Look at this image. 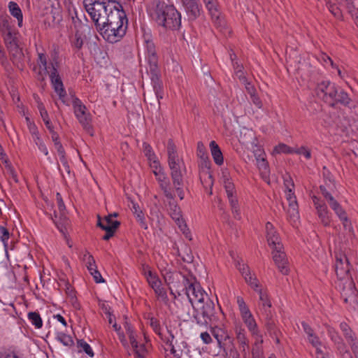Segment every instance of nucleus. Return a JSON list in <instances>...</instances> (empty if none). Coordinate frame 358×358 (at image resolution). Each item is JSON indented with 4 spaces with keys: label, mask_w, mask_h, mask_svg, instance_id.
Masks as SVG:
<instances>
[{
    "label": "nucleus",
    "mask_w": 358,
    "mask_h": 358,
    "mask_svg": "<svg viewBox=\"0 0 358 358\" xmlns=\"http://www.w3.org/2000/svg\"><path fill=\"white\" fill-rule=\"evenodd\" d=\"M273 259L279 271L284 275L289 273L288 262L282 245H276L272 251Z\"/></svg>",
    "instance_id": "nucleus-10"
},
{
    "label": "nucleus",
    "mask_w": 358,
    "mask_h": 358,
    "mask_svg": "<svg viewBox=\"0 0 358 358\" xmlns=\"http://www.w3.org/2000/svg\"><path fill=\"white\" fill-rule=\"evenodd\" d=\"M335 270L338 278L343 279L348 276L350 265L349 259L345 254L341 252L336 255Z\"/></svg>",
    "instance_id": "nucleus-13"
},
{
    "label": "nucleus",
    "mask_w": 358,
    "mask_h": 358,
    "mask_svg": "<svg viewBox=\"0 0 358 358\" xmlns=\"http://www.w3.org/2000/svg\"><path fill=\"white\" fill-rule=\"evenodd\" d=\"M335 98V103L339 102L343 105H347L350 101L348 94L343 90H341L340 92L337 91Z\"/></svg>",
    "instance_id": "nucleus-41"
},
{
    "label": "nucleus",
    "mask_w": 358,
    "mask_h": 358,
    "mask_svg": "<svg viewBox=\"0 0 358 358\" xmlns=\"http://www.w3.org/2000/svg\"><path fill=\"white\" fill-rule=\"evenodd\" d=\"M210 148L215 162L217 165L222 164L223 157L218 145L215 141H213L210 143Z\"/></svg>",
    "instance_id": "nucleus-26"
},
{
    "label": "nucleus",
    "mask_w": 358,
    "mask_h": 358,
    "mask_svg": "<svg viewBox=\"0 0 358 358\" xmlns=\"http://www.w3.org/2000/svg\"><path fill=\"white\" fill-rule=\"evenodd\" d=\"M236 267L239 270V271L241 273L242 275L244 276L246 275V273H248L250 272L248 266L245 264H244L242 262L238 261L236 263Z\"/></svg>",
    "instance_id": "nucleus-56"
},
{
    "label": "nucleus",
    "mask_w": 358,
    "mask_h": 358,
    "mask_svg": "<svg viewBox=\"0 0 358 358\" xmlns=\"http://www.w3.org/2000/svg\"><path fill=\"white\" fill-rule=\"evenodd\" d=\"M294 153L298 155H303L306 159H310L311 157V154L310 150H308L306 147H301L299 148L294 150Z\"/></svg>",
    "instance_id": "nucleus-53"
},
{
    "label": "nucleus",
    "mask_w": 358,
    "mask_h": 358,
    "mask_svg": "<svg viewBox=\"0 0 358 358\" xmlns=\"http://www.w3.org/2000/svg\"><path fill=\"white\" fill-rule=\"evenodd\" d=\"M122 6L116 2L114 8L109 10L105 20L99 29L103 38L110 43L118 41L126 33L127 20Z\"/></svg>",
    "instance_id": "nucleus-1"
},
{
    "label": "nucleus",
    "mask_w": 358,
    "mask_h": 358,
    "mask_svg": "<svg viewBox=\"0 0 358 358\" xmlns=\"http://www.w3.org/2000/svg\"><path fill=\"white\" fill-rule=\"evenodd\" d=\"M167 155L173 189L180 199L182 200L185 197L183 177L186 173V167L183 160L179 157L176 147L171 139L167 144Z\"/></svg>",
    "instance_id": "nucleus-2"
},
{
    "label": "nucleus",
    "mask_w": 358,
    "mask_h": 358,
    "mask_svg": "<svg viewBox=\"0 0 358 358\" xmlns=\"http://www.w3.org/2000/svg\"><path fill=\"white\" fill-rule=\"evenodd\" d=\"M78 345L85 351L86 354H87L90 357L94 356V352L90 347V345L83 341H78Z\"/></svg>",
    "instance_id": "nucleus-48"
},
{
    "label": "nucleus",
    "mask_w": 358,
    "mask_h": 358,
    "mask_svg": "<svg viewBox=\"0 0 358 358\" xmlns=\"http://www.w3.org/2000/svg\"><path fill=\"white\" fill-rule=\"evenodd\" d=\"M57 338L66 346H70L73 344V341L70 336L66 335L64 333H59Z\"/></svg>",
    "instance_id": "nucleus-44"
},
{
    "label": "nucleus",
    "mask_w": 358,
    "mask_h": 358,
    "mask_svg": "<svg viewBox=\"0 0 358 358\" xmlns=\"http://www.w3.org/2000/svg\"><path fill=\"white\" fill-rule=\"evenodd\" d=\"M341 221L343 222V227L345 230L349 231L350 232L352 231V227L351 222L348 220L345 211L343 210V214L338 217Z\"/></svg>",
    "instance_id": "nucleus-45"
},
{
    "label": "nucleus",
    "mask_w": 358,
    "mask_h": 358,
    "mask_svg": "<svg viewBox=\"0 0 358 358\" xmlns=\"http://www.w3.org/2000/svg\"><path fill=\"white\" fill-rule=\"evenodd\" d=\"M256 337V341L254 344V347L252 350V353L253 354V350H255L259 352V355H260L259 351V345L262 343L263 340L262 338V336L258 334V331L255 334H253ZM261 357V355H259Z\"/></svg>",
    "instance_id": "nucleus-54"
},
{
    "label": "nucleus",
    "mask_w": 358,
    "mask_h": 358,
    "mask_svg": "<svg viewBox=\"0 0 358 358\" xmlns=\"http://www.w3.org/2000/svg\"><path fill=\"white\" fill-rule=\"evenodd\" d=\"M266 239L268 245L273 249L276 245H282L280 237L271 222L266 224Z\"/></svg>",
    "instance_id": "nucleus-17"
},
{
    "label": "nucleus",
    "mask_w": 358,
    "mask_h": 358,
    "mask_svg": "<svg viewBox=\"0 0 358 358\" xmlns=\"http://www.w3.org/2000/svg\"><path fill=\"white\" fill-rule=\"evenodd\" d=\"M253 152L256 159L258 158H264V152L260 147L255 145L253 148Z\"/></svg>",
    "instance_id": "nucleus-63"
},
{
    "label": "nucleus",
    "mask_w": 358,
    "mask_h": 358,
    "mask_svg": "<svg viewBox=\"0 0 358 358\" xmlns=\"http://www.w3.org/2000/svg\"><path fill=\"white\" fill-rule=\"evenodd\" d=\"M246 282L254 289L258 292L259 288V281L257 280L256 276L255 275H252L250 272L246 273L243 276Z\"/></svg>",
    "instance_id": "nucleus-38"
},
{
    "label": "nucleus",
    "mask_w": 358,
    "mask_h": 358,
    "mask_svg": "<svg viewBox=\"0 0 358 358\" xmlns=\"http://www.w3.org/2000/svg\"><path fill=\"white\" fill-rule=\"evenodd\" d=\"M69 13L71 17L72 22L74 24L75 27H76L77 26L76 24H77V22H80V20L78 19V13H77L76 8H73V10H71L70 8H69Z\"/></svg>",
    "instance_id": "nucleus-61"
},
{
    "label": "nucleus",
    "mask_w": 358,
    "mask_h": 358,
    "mask_svg": "<svg viewBox=\"0 0 358 358\" xmlns=\"http://www.w3.org/2000/svg\"><path fill=\"white\" fill-rule=\"evenodd\" d=\"M143 152L148 159L150 161H152L153 164H157L156 157L154 152L152 151L151 146L146 143H143Z\"/></svg>",
    "instance_id": "nucleus-40"
},
{
    "label": "nucleus",
    "mask_w": 358,
    "mask_h": 358,
    "mask_svg": "<svg viewBox=\"0 0 358 358\" xmlns=\"http://www.w3.org/2000/svg\"><path fill=\"white\" fill-rule=\"evenodd\" d=\"M327 203L331 209L335 212L338 217H341L343 214V209L339 204V203L335 199V198L330 193H326L324 197Z\"/></svg>",
    "instance_id": "nucleus-24"
},
{
    "label": "nucleus",
    "mask_w": 358,
    "mask_h": 358,
    "mask_svg": "<svg viewBox=\"0 0 358 358\" xmlns=\"http://www.w3.org/2000/svg\"><path fill=\"white\" fill-rule=\"evenodd\" d=\"M340 329L348 343L352 341L353 339L356 338L354 332L347 323L341 322L340 324Z\"/></svg>",
    "instance_id": "nucleus-34"
},
{
    "label": "nucleus",
    "mask_w": 358,
    "mask_h": 358,
    "mask_svg": "<svg viewBox=\"0 0 358 358\" xmlns=\"http://www.w3.org/2000/svg\"><path fill=\"white\" fill-rule=\"evenodd\" d=\"M84 261L86 262L87 268L90 272L96 268L95 260L92 255L88 253L85 254L84 255Z\"/></svg>",
    "instance_id": "nucleus-42"
},
{
    "label": "nucleus",
    "mask_w": 358,
    "mask_h": 358,
    "mask_svg": "<svg viewBox=\"0 0 358 358\" xmlns=\"http://www.w3.org/2000/svg\"><path fill=\"white\" fill-rule=\"evenodd\" d=\"M194 317L196 323L201 326H206L209 322L217 320L213 301L207 298V301L202 305L197 306L195 308Z\"/></svg>",
    "instance_id": "nucleus-6"
},
{
    "label": "nucleus",
    "mask_w": 358,
    "mask_h": 358,
    "mask_svg": "<svg viewBox=\"0 0 358 358\" xmlns=\"http://www.w3.org/2000/svg\"><path fill=\"white\" fill-rule=\"evenodd\" d=\"M8 32L5 34L4 40L5 43L7 45V48H9L11 45H16V38L13 36L11 31L8 29V27H6Z\"/></svg>",
    "instance_id": "nucleus-43"
},
{
    "label": "nucleus",
    "mask_w": 358,
    "mask_h": 358,
    "mask_svg": "<svg viewBox=\"0 0 358 358\" xmlns=\"http://www.w3.org/2000/svg\"><path fill=\"white\" fill-rule=\"evenodd\" d=\"M315 92L317 96L324 100V101L331 106L335 105L337 87L334 83L328 80L322 81L318 83Z\"/></svg>",
    "instance_id": "nucleus-9"
},
{
    "label": "nucleus",
    "mask_w": 358,
    "mask_h": 358,
    "mask_svg": "<svg viewBox=\"0 0 358 358\" xmlns=\"http://www.w3.org/2000/svg\"><path fill=\"white\" fill-rule=\"evenodd\" d=\"M57 201L58 204V209L59 210V220L57 218V214L55 212V219H52L57 228L59 230L61 233L63 234H65V225L67 223V220L66 219V216L64 215L65 211V206L62 199V196L59 193H57Z\"/></svg>",
    "instance_id": "nucleus-14"
},
{
    "label": "nucleus",
    "mask_w": 358,
    "mask_h": 358,
    "mask_svg": "<svg viewBox=\"0 0 358 358\" xmlns=\"http://www.w3.org/2000/svg\"><path fill=\"white\" fill-rule=\"evenodd\" d=\"M286 199L288 201L289 203L296 202V199L294 195V193L292 192V189H289V190H286Z\"/></svg>",
    "instance_id": "nucleus-64"
},
{
    "label": "nucleus",
    "mask_w": 358,
    "mask_h": 358,
    "mask_svg": "<svg viewBox=\"0 0 358 358\" xmlns=\"http://www.w3.org/2000/svg\"><path fill=\"white\" fill-rule=\"evenodd\" d=\"M236 339L239 345V349L243 354V357L246 358L248 355V351L249 350V340L245 336V330L239 328L236 329Z\"/></svg>",
    "instance_id": "nucleus-20"
},
{
    "label": "nucleus",
    "mask_w": 358,
    "mask_h": 358,
    "mask_svg": "<svg viewBox=\"0 0 358 358\" xmlns=\"http://www.w3.org/2000/svg\"><path fill=\"white\" fill-rule=\"evenodd\" d=\"M155 19L157 23L167 29L176 30L181 25V15L173 5L158 3Z\"/></svg>",
    "instance_id": "nucleus-3"
},
{
    "label": "nucleus",
    "mask_w": 358,
    "mask_h": 358,
    "mask_svg": "<svg viewBox=\"0 0 358 358\" xmlns=\"http://www.w3.org/2000/svg\"><path fill=\"white\" fill-rule=\"evenodd\" d=\"M243 83L245 85V90L250 96L256 94L255 87L249 81H248L245 77H243Z\"/></svg>",
    "instance_id": "nucleus-47"
},
{
    "label": "nucleus",
    "mask_w": 358,
    "mask_h": 358,
    "mask_svg": "<svg viewBox=\"0 0 358 358\" xmlns=\"http://www.w3.org/2000/svg\"><path fill=\"white\" fill-rule=\"evenodd\" d=\"M50 77L55 92L57 93L59 98L62 99L66 95V92L57 70L53 65H52V71L50 73Z\"/></svg>",
    "instance_id": "nucleus-16"
},
{
    "label": "nucleus",
    "mask_w": 358,
    "mask_h": 358,
    "mask_svg": "<svg viewBox=\"0 0 358 358\" xmlns=\"http://www.w3.org/2000/svg\"><path fill=\"white\" fill-rule=\"evenodd\" d=\"M145 45L146 49L147 59L150 66V71L152 74V81L153 88L159 104V99H162L161 94V83L157 76V57L156 55L155 47L150 36H145Z\"/></svg>",
    "instance_id": "nucleus-5"
},
{
    "label": "nucleus",
    "mask_w": 358,
    "mask_h": 358,
    "mask_svg": "<svg viewBox=\"0 0 358 358\" xmlns=\"http://www.w3.org/2000/svg\"><path fill=\"white\" fill-rule=\"evenodd\" d=\"M183 284L185 287V294L189 299V302L193 305L194 302H196V306L202 305L204 301H207L208 296L204 291L197 284L190 282L185 277H182Z\"/></svg>",
    "instance_id": "nucleus-7"
},
{
    "label": "nucleus",
    "mask_w": 358,
    "mask_h": 358,
    "mask_svg": "<svg viewBox=\"0 0 358 358\" xmlns=\"http://www.w3.org/2000/svg\"><path fill=\"white\" fill-rule=\"evenodd\" d=\"M145 276L147 279L148 282L153 288H157V286L162 285L161 280L158 276L154 273L152 271L149 270L145 272Z\"/></svg>",
    "instance_id": "nucleus-32"
},
{
    "label": "nucleus",
    "mask_w": 358,
    "mask_h": 358,
    "mask_svg": "<svg viewBox=\"0 0 358 358\" xmlns=\"http://www.w3.org/2000/svg\"><path fill=\"white\" fill-rule=\"evenodd\" d=\"M157 180L165 197L166 199H173L175 195L171 191L170 182L164 173H162V174L157 176Z\"/></svg>",
    "instance_id": "nucleus-18"
},
{
    "label": "nucleus",
    "mask_w": 358,
    "mask_h": 358,
    "mask_svg": "<svg viewBox=\"0 0 358 358\" xmlns=\"http://www.w3.org/2000/svg\"><path fill=\"white\" fill-rule=\"evenodd\" d=\"M241 317L244 323L248 327V329L251 331L252 334H255L257 331V324L250 311L247 313L241 315Z\"/></svg>",
    "instance_id": "nucleus-27"
},
{
    "label": "nucleus",
    "mask_w": 358,
    "mask_h": 358,
    "mask_svg": "<svg viewBox=\"0 0 358 358\" xmlns=\"http://www.w3.org/2000/svg\"><path fill=\"white\" fill-rule=\"evenodd\" d=\"M8 49L13 63L18 67H20V66H22L24 56L22 49L19 48L18 45H11Z\"/></svg>",
    "instance_id": "nucleus-21"
},
{
    "label": "nucleus",
    "mask_w": 358,
    "mask_h": 358,
    "mask_svg": "<svg viewBox=\"0 0 358 358\" xmlns=\"http://www.w3.org/2000/svg\"><path fill=\"white\" fill-rule=\"evenodd\" d=\"M120 222L117 220H113L112 219V215H108L105 217V218L101 220L99 217V220L97 222V225L101 227L103 230V227L110 228L112 229H117L120 226Z\"/></svg>",
    "instance_id": "nucleus-25"
},
{
    "label": "nucleus",
    "mask_w": 358,
    "mask_h": 358,
    "mask_svg": "<svg viewBox=\"0 0 358 358\" xmlns=\"http://www.w3.org/2000/svg\"><path fill=\"white\" fill-rule=\"evenodd\" d=\"M169 200V210L170 215L174 221H178V217H181V210L173 199H167Z\"/></svg>",
    "instance_id": "nucleus-28"
},
{
    "label": "nucleus",
    "mask_w": 358,
    "mask_h": 358,
    "mask_svg": "<svg viewBox=\"0 0 358 358\" xmlns=\"http://www.w3.org/2000/svg\"><path fill=\"white\" fill-rule=\"evenodd\" d=\"M348 344L350 345L355 357L358 358V341L357 338H355L352 341H349Z\"/></svg>",
    "instance_id": "nucleus-58"
},
{
    "label": "nucleus",
    "mask_w": 358,
    "mask_h": 358,
    "mask_svg": "<svg viewBox=\"0 0 358 358\" xmlns=\"http://www.w3.org/2000/svg\"><path fill=\"white\" fill-rule=\"evenodd\" d=\"M189 21L195 20L201 14V4L199 0H180Z\"/></svg>",
    "instance_id": "nucleus-12"
},
{
    "label": "nucleus",
    "mask_w": 358,
    "mask_h": 358,
    "mask_svg": "<svg viewBox=\"0 0 358 358\" xmlns=\"http://www.w3.org/2000/svg\"><path fill=\"white\" fill-rule=\"evenodd\" d=\"M155 294L162 299H166V292L164 288L161 287V285L157 286V288H153Z\"/></svg>",
    "instance_id": "nucleus-60"
},
{
    "label": "nucleus",
    "mask_w": 358,
    "mask_h": 358,
    "mask_svg": "<svg viewBox=\"0 0 358 358\" xmlns=\"http://www.w3.org/2000/svg\"><path fill=\"white\" fill-rule=\"evenodd\" d=\"M8 8L11 15L17 18L18 21V25L21 27L22 24V13L20 7L16 3L10 1L9 3Z\"/></svg>",
    "instance_id": "nucleus-30"
},
{
    "label": "nucleus",
    "mask_w": 358,
    "mask_h": 358,
    "mask_svg": "<svg viewBox=\"0 0 358 358\" xmlns=\"http://www.w3.org/2000/svg\"><path fill=\"white\" fill-rule=\"evenodd\" d=\"M74 113L83 129L90 135L94 136L91 124V116L87 112L85 105L78 99H75L73 103Z\"/></svg>",
    "instance_id": "nucleus-8"
},
{
    "label": "nucleus",
    "mask_w": 358,
    "mask_h": 358,
    "mask_svg": "<svg viewBox=\"0 0 358 358\" xmlns=\"http://www.w3.org/2000/svg\"><path fill=\"white\" fill-rule=\"evenodd\" d=\"M212 334L217 340L219 347L224 350H231L234 346L233 341L225 329L218 327L213 328Z\"/></svg>",
    "instance_id": "nucleus-11"
},
{
    "label": "nucleus",
    "mask_w": 358,
    "mask_h": 358,
    "mask_svg": "<svg viewBox=\"0 0 358 358\" xmlns=\"http://www.w3.org/2000/svg\"><path fill=\"white\" fill-rule=\"evenodd\" d=\"M197 155L198 156L201 158L202 159H206L208 158L206 152V148L203 143L199 142L197 143Z\"/></svg>",
    "instance_id": "nucleus-50"
},
{
    "label": "nucleus",
    "mask_w": 358,
    "mask_h": 358,
    "mask_svg": "<svg viewBox=\"0 0 358 358\" xmlns=\"http://www.w3.org/2000/svg\"><path fill=\"white\" fill-rule=\"evenodd\" d=\"M237 302L238 303V307L241 315L250 312L248 307L242 298H238Z\"/></svg>",
    "instance_id": "nucleus-55"
},
{
    "label": "nucleus",
    "mask_w": 358,
    "mask_h": 358,
    "mask_svg": "<svg viewBox=\"0 0 358 358\" xmlns=\"http://www.w3.org/2000/svg\"><path fill=\"white\" fill-rule=\"evenodd\" d=\"M131 210L134 215L136 216V218L137 221L139 222L141 227L145 229H147L148 225L145 222L144 214L143 211L140 209L139 206L137 204L133 203Z\"/></svg>",
    "instance_id": "nucleus-29"
},
{
    "label": "nucleus",
    "mask_w": 358,
    "mask_h": 358,
    "mask_svg": "<svg viewBox=\"0 0 358 358\" xmlns=\"http://www.w3.org/2000/svg\"><path fill=\"white\" fill-rule=\"evenodd\" d=\"M72 44L75 48H76L78 49L81 48V47L83 45V40L81 36L78 32H76L75 34V36L72 41Z\"/></svg>",
    "instance_id": "nucleus-51"
},
{
    "label": "nucleus",
    "mask_w": 358,
    "mask_h": 358,
    "mask_svg": "<svg viewBox=\"0 0 358 358\" xmlns=\"http://www.w3.org/2000/svg\"><path fill=\"white\" fill-rule=\"evenodd\" d=\"M294 150L293 148H289L285 144H280L278 146L275 147V150L277 152H283V153H294Z\"/></svg>",
    "instance_id": "nucleus-49"
},
{
    "label": "nucleus",
    "mask_w": 358,
    "mask_h": 358,
    "mask_svg": "<svg viewBox=\"0 0 358 358\" xmlns=\"http://www.w3.org/2000/svg\"><path fill=\"white\" fill-rule=\"evenodd\" d=\"M357 289L352 281H348L343 285L341 296L344 301L347 303H357L358 302L357 297Z\"/></svg>",
    "instance_id": "nucleus-15"
},
{
    "label": "nucleus",
    "mask_w": 358,
    "mask_h": 358,
    "mask_svg": "<svg viewBox=\"0 0 358 358\" xmlns=\"http://www.w3.org/2000/svg\"><path fill=\"white\" fill-rule=\"evenodd\" d=\"M227 197L231 208H236V207L238 206V202L235 194H227Z\"/></svg>",
    "instance_id": "nucleus-59"
},
{
    "label": "nucleus",
    "mask_w": 358,
    "mask_h": 358,
    "mask_svg": "<svg viewBox=\"0 0 358 358\" xmlns=\"http://www.w3.org/2000/svg\"><path fill=\"white\" fill-rule=\"evenodd\" d=\"M170 336L171 339L168 340V343L171 347V352L175 358H180L183 349L187 348V343L183 341H178V340L174 341V336L172 334Z\"/></svg>",
    "instance_id": "nucleus-19"
},
{
    "label": "nucleus",
    "mask_w": 358,
    "mask_h": 358,
    "mask_svg": "<svg viewBox=\"0 0 358 358\" xmlns=\"http://www.w3.org/2000/svg\"><path fill=\"white\" fill-rule=\"evenodd\" d=\"M259 294V300L261 301V306H262V310L264 313L268 317L271 313V303L270 301L267 298V295L262 292V289L258 290Z\"/></svg>",
    "instance_id": "nucleus-31"
},
{
    "label": "nucleus",
    "mask_w": 358,
    "mask_h": 358,
    "mask_svg": "<svg viewBox=\"0 0 358 358\" xmlns=\"http://www.w3.org/2000/svg\"><path fill=\"white\" fill-rule=\"evenodd\" d=\"M28 318L36 328L39 329L42 327L43 322L39 314L31 312L28 314Z\"/></svg>",
    "instance_id": "nucleus-39"
},
{
    "label": "nucleus",
    "mask_w": 358,
    "mask_h": 358,
    "mask_svg": "<svg viewBox=\"0 0 358 358\" xmlns=\"http://www.w3.org/2000/svg\"><path fill=\"white\" fill-rule=\"evenodd\" d=\"M38 108L40 111L41 116L47 127L48 129L52 128V123L48 117V114L47 110H45L43 104L41 102L38 101Z\"/></svg>",
    "instance_id": "nucleus-35"
},
{
    "label": "nucleus",
    "mask_w": 358,
    "mask_h": 358,
    "mask_svg": "<svg viewBox=\"0 0 358 358\" xmlns=\"http://www.w3.org/2000/svg\"><path fill=\"white\" fill-rule=\"evenodd\" d=\"M206 7L209 11L211 17L214 20L215 23L217 25L221 26L222 22L220 18V12L219 10L217 2L214 0L213 1H211L209 3H206Z\"/></svg>",
    "instance_id": "nucleus-22"
},
{
    "label": "nucleus",
    "mask_w": 358,
    "mask_h": 358,
    "mask_svg": "<svg viewBox=\"0 0 358 358\" xmlns=\"http://www.w3.org/2000/svg\"><path fill=\"white\" fill-rule=\"evenodd\" d=\"M224 187L226 190L227 195L235 193L234 185L227 178H224Z\"/></svg>",
    "instance_id": "nucleus-46"
},
{
    "label": "nucleus",
    "mask_w": 358,
    "mask_h": 358,
    "mask_svg": "<svg viewBox=\"0 0 358 358\" xmlns=\"http://www.w3.org/2000/svg\"><path fill=\"white\" fill-rule=\"evenodd\" d=\"M308 340L309 341V343L314 347L316 348H317L318 347H321L322 345V342L320 340V338H318V336L315 334L310 336L308 338Z\"/></svg>",
    "instance_id": "nucleus-52"
},
{
    "label": "nucleus",
    "mask_w": 358,
    "mask_h": 358,
    "mask_svg": "<svg viewBox=\"0 0 358 358\" xmlns=\"http://www.w3.org/2000/svg\"><path fill=\"white\" fill-rule=\"evenodd\" d=\"M317 213L321 219L322 223L327 226L329 224L330 219H329V212L327 209V207L325 204L322 206H317Z\"/></svg>",
    "instance_id": "nucleus-33"
},
{
    "label": "nucleus",
    "mask_w": 358,
    "mask_h": 358,
    "mask_svg": "<svg viewBox=\"0 0 358 358\" xmlns=\"http://www.w3.org/2000/svg\"><path fill=\"white\" fill-rule=\"evenodd\" d=\"M84 7L99 29L109 10L114 8L116 1L111 0H83Z\"/></svg>",
    "instance_id": "nucleus-4"
},
{
    "label": "nucleus",
    "mask_w": 358,
    "mask_h": 358,
    "mask_svg": "<svg viewBox=\"0 0 358 358\" xmlns=\"http://www.w3.org/2000/svg\"><path fill=\"white\" fill-rule=\"evenodd\" d=\"M287 213L289 219L293 222L296 221L299 217V210H298V203L296 202H292L289 203V208L287 210Z\"/></svg>",
    "instance_id": "nucleus-36"
},
{
    "label": "nucleus",
    "mask_w": 358,
    "mask_h": 358,
    "mask_svg": "<svg viewBox=\"0 0 358 358\" xmlns=\"http://www.w3.org/2000/svg\"><path fill=\"white\" fill-rule=\"evenodd\" d=\"M40 67L43 68L45 72H48V66H47V60L45 55L40 53L38 54V60Z\"/></svg>",
    "instance_id": "nucleus-57"
},
{
    "label": "nucleus",
    "mask_w": 358,
    "mask_h": 358,
    "mask_svg": "<svg viewBox=\"0 0 358 358\" xmlns=\"http://www.w3.org/2000/svg\"><path fill=\"white\" fill-rule=\"evenodd\" d=\"M328 334L330 336L331 340L335 343L338 350L341 352L343 351L346 352L347 346L343 341V339L338 334V333L333 329H328Z\"/></svg>",
    "instance_id": "nucleus-23"
},
{
    "label": "nucleus",
    "mask_w": 358,
    "mask_h": 358,
    "mask_svg": "<svg viewBox=\"0 0 358 358\" xmlns=\"http://www.w3.org/2000/svg\"><path fill=\"white\" fill-rule=\"evenodd\" d=\"M90 273H91V275H93L94 279L96 281V282L99 283V282H104V280L102 278L101 273H99V271L96 268H95L94 270L90 271Z\"/></svg>",
    "instance_id": "nucleus-62"
},
{
    "label": "nucleus",
    "mask_w": 358,
    "mask_h": 358,
    "mask_svg": "<svg viewBox=\"0 0 358 358\" xmlns=\"http://www.w3.org/2000/svg\"><path fill=\"white\" fill-rule=\"evenodd\" d=\"M257 165L263 177H266L269 173V168L267 161L264 158H258L256 159Z\"/></svg>",
    "instance_id": "nucleus-37"
}]
</instances>
